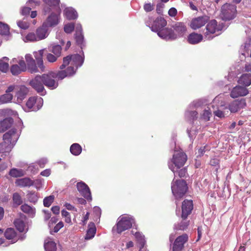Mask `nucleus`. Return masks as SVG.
<instances>
[{"label": "nucleus", "mask_w": 251, "mask_h": 251, "mask_svg": "<svg viewBox=\"0 0 251 251\" xmlns=\"http://www.w3.org/2000/svg\"><path fill=\"white\" fill-rule=\"evenodd\" d=\"M84 58L83 53L81 55L75 54L64 57L63 64L60 67L62 70L55 72L57 80H62L66 77L74 75L77 68L83 64Z\"/></svg>", "instance_id": "obj_1"}, {"label": "nucleus", "mask_w": 251, "mask_h": 251, "mask_svg": "<svg viewBox=\"0 0 251 251\" xmlns=\"http://www.w3.org/2000/svg\"><path fill=\"white\" fill-rule=\"evenodd\" d=\"M19 133L13 128L3 136V142L0 144V153L6 156L17 141Z\"/></svg>", "instance_id": "obj_2"}, {"label": "nucleus", "mask_w": 251, "mask_h": 251, "mask_svg": "<svg viewBox=\"0 0 251 251\" xmlns=\"http://www.w3.org/2000/svg\"><path fill=\"white\" fill-rule=\"evenodd\" d=\"M187 159L186 154L182 150L175 151L172 159L168 162L169 168L174 173V176H176L177 169L183 166Z\"/></svg>", "instance_id": "obj_3"}, {"label": "nucleus", "mask_w": 251, "mask_h": 251, "mask_svg": "<svg viewBox=\"0 0 251 251\" xmlns=\"http://www.w3.org/2000/svg\"><path fill=\"white\" fill-rule=\"evenodd\" d=\"M172 192L176 199L178 200L182 197L186 193L187 186L186 182L182 179H176L174 176V178L171 185Z\"/></svg>", "instance_id": "obj_4"}, {"label": "nucleus", "mask_w": 251, "mask_h": 251, "mask_svg": "<svg viewBox=\"0 0 251 251\" xmlns=\"http://www.w3.org/2000/svg\"><path fill=\"white\" fill-rule=\"evenodd\" d=\"M135 223L134 219L129 215H123L117 220L116 232L121 233L122 232L130 228Z\"/></svg>", "instance_id": "obj_5"}, {"label": "nucleus", "mask_w": 251, "mask_h": 251, "mask_svg": "<svg viewBox=\"0 0 251 251\" xmlns=\"http://www.w3.org/2000/svg\"><path fill=\"white\" fill-rule=\"evenodd\" d=\"M10 63V72L13 75H17L26 69V64L22 56L13 58Z\"/></svg>", "instance_id": "obj_6"}, {"label": "nucleus", "mask_w": 251, "mask_h": 251, "mask_svg": "<svg viewBox=\"0 0 251 251\" xmlns=\"http://www.w3.org/2000/svg\"><path fill=\"white\" fill-rule=\"evenodd\" d=\"M223 26L219 24L217 25V22L215 20L210 21L206 26V31L204 33L205 38L207 40H211L215 36L218 35V33L222 30Z\"/></svg>", "instance_id": "obj_7"}, {"label": "nucleus", "mask_w": 251, "mask_h": 251, "mask_svg": "<svg viewBox=\"0 0 251 251\" xmlns=\"http://www.w3.org/2000/svg\"><path fill=\"white\" fill-rule=\"evenodd\" d=\"M60 14L61 9L59 7L56 10V12H51L50 13L42 24L49 29L56 26L60 22Z\"/></svg>", "instance_id": "obj_8"}, {"label": "nucleus", "mask_w": 251, "mask_h": 251, "mask_svg": "<svg viewBox=\"0 0 251 251\" xmlns=\"http://www.w3.org/2000/svg\"><path fill=\"white\" fill-rule=\"evenodd\" d=\"M167 24L166 20L162 17H157L155 20L152 17H149L146 22V25L151 30L158 33Z\"/></svg>", "instance_id": "obj_9"}, {"label": "nucleus", "mask_w": 251, "mask_h": 251, "mask_svg": "<svg viewBox=\"0 0 251 251\" xmlns=\"http://www.w3.org/2000/svg\"><path fill=\"white\" fill-rule=\"evenodd\" d=\"M236 7L234 5L226 3L221 8V18L225 21L233 19L235 16Z\"/></svg>", "instance_id": "obj_10"}, {"label": "nucleus", "mask_w": 251, "mask_h": 251, "mask_svg": "<svg viewBox=\"0 0 251 251\" xmlns=\"http://www.w3.org/2000/svg\"><path fill=\"white\" fill-rule=\"evenodd\" d=\"M43 99L41 97H30L26 103L25 111H37L43 106Z\"/></svg>", "instance_id": "obj_11"}, {"label": "nucleus", "mask_w": 251, "mask_h": 251, "mask_svg": "<svg viewBox=\"0 0 251 251\" xmlns=\"http://www.w3.org/2000/svg\"><path fill=\"white\" fill-rule=\"evenodd\" d=\"M29 84L41 95L44 96L46 94V91L44 86L45 85L44 84L42 75H36L30 81Z\"/></svg>", "instance_id": "obj_12"}, {"label": "nucleus", "mask_w": 251, "mask_h": 251, "mask_svg": "<svg viewBox=\"0 0 251 251\" xmlns=\"http://www.w3.org/2000/svg\"><path fill=\"white\" fill-rule=\"evenodd\" d=\"M44 85L50 90L56 88L58 86V82L56 78L55 72H50L48 74L42 75Z\"/></svg>", "instance_id": "obj_13"}, {"label": "nucleus", "mask_w": 251, "mask_h": 251, "mask_svg": "<svg viewBox=\"0 0 251 251\" xmlns=\"http://www.w3.org/2000/svg\"><path fill=\"white\" fill-rule=\"evenodd\" d=\"M246 106V102L245 99L234 100L230 102L226 107V110H229L231 113H236L241 109Z\"/></svg>", "instance_id": "obj_14"}, {"label": "nucleus", "mask_w": 251, "mask_h": 251, "mask_svg": "<svg viewBox=\"0 0 251 251\" xmlns=\"http://www.w3.org/2000/svg\"><path fill=\"white\" fill-rule=\"evenodd\" d=\"M44 5L43 11L44 15L50 13L52 9L57 10L58 9L60 4V0H43Z\"/></svg>", "instance_id": "obj_15"}, {"label": "nucleus", "mask_w": 251, "mask_h": 251, "mask_svg": "<svg viewBox=\"0 0 251 251\" xmlns=\"http://www.w3.org/2000/svg\"><path fill=\"white\" fill-rule=\"evenodd\" d=\"M188 239V236L186 234L178 236L174 242L173 251H181Z\"/></svg>", "instance_id": "obj_16"}, {"label": "nucleus", "mask_w": 251, "mask_h": 251, "mask_svg": "<svg viewBox=\"0 0 251 251\" xmlns=\"http://www.w3.org/2000/svg\"><path fill=\"white\" fill-rule=\"evenodd\" d=\"M4 234L6 239L10 240L9 242L11 244L16 243L19 239L23 240L25 238V236L24 235L19 237L17 235V232L13 228H7Z\"/></svg>", "instance_id": "obj_17"}, {"label": "nucleus", "mask_w": 251, "mask_h": 251, "mask_svg": "<svg viewBox=\"0 0 251 251\" xmlns=\"http://www.w3.org/2000/svg\"><path fill=\"white\" fill-rule=\"evenodd\" d=\"M174 34L176 36V39L184 36L187 31L186 25L182 22H177L172 26Z\"/></svg>", "instance_id": "obj_18"}, {"label": "nucleus", "mask_w": 251, "mask_h": 251, "mask_svg": "<svg viewBox=\"0 0 251 251\" xmlns=\"http://www.w3.org/2000/svg\"><path fill=\"white\" fill-rule=\"evenodd\" d=\"M193 208V201L191 200H184L182 204L181 217L183 219L187 218Z\"/></svg>", "instance_id": "obj_19"}, {"label": "nucleus", "mask_w": 251, "mask_h": 251, "mask_svg": "<svg viewBox=\"0 0 251 251\" xmlns=\"http://www.w3.org/2000/svg\"><path fill=\"white\" fill-rule=\"evenodd\" d=\"M209 20V17L206 16L198 17L194 18L190 23V27L194 29H197L203 26Z\"/></svg>", "instance_id": "obj_20"}, {"label": "nucleus", "mask_w": 251, "mask_h": 251, "mask_svg": "<svg viewBox=\"0 0 251 251\" xmlns=\"http://www.w3.org/2000/svg\"><path fill=\"white\" fill-rule=\"evenodd\" d=\"M249 93L248 90L245 87L237 85L233 87L230 91V96L233 99L239 97H244Z\"/></svg>", "instance_id": "obj_21"}, {"label": "nucleus", "mask_w": 251, "mask_h": 251, "mask_svg": "<svg viewBox=\"0 0 251 251\" xmlns=\"http://www.w3.org/2000/svg\"><path fill=\"white\" fill-rule=\"evenodd\" d=\"M77 189L81 195L88 201L92 200L90 190L88 186L83 182H79L76 185Z\"/></svg>", "instance_id": "obj_22"}, {"label": "nucleus", "mask_w": 251, "mask_h": 251, "mask_svg": "<svg viewBox=\"0 0 251 251\" xmlns=\"http://www.w3.org/2000/svg\"><path fill=\"white\" fill-rule=\"evenodd\" d=\"M25 216L21 215L20 218L16 219L14 221L15 227L20 232H26L28 230V226L25 223Z\"/></svg>", "instance_id": "obj_23"}, {"label": "nucleus", "mask_w": 251, "mask_h": 251, "mask_svg": "<svg viewBox=\"0 0 251 251\" xmlns=\"http://www.w3.org/2000/svg\"><path fill=\"white\" fill-rule=\"evenodd\" d=\"M157 35L161 38L168 40H174L176 39V36L174 34V31L172 28H162L158 31Z\"/></svg>", "instance_id": "obj_24"}, {"label": "nucleus", "mask_w": 251, "mask_h": 251, "mask_svg": "<svg viewBox=\"0 0 251 251\" xmlns=\"http://www.w3.org/2000/svg\"><path fill=\"white\" fill-rule=\"evenodd\" d=\"M50 29L43 24L35 31V33L39 41L47 38L50 34Z\"/></svg>", "instance_id": "obj_25"}, {"label": "nucleus", "mask_w": 251, "mask_h": 251, "mask_svg": "<svg viewBox=\"0 0 251 251\" xmlns=\"http://www.w3.org/2000/svg\"><path fill=\"white\" fill-rule=\"evenodd\" d=\"M16 95L17 101L18 103H21L25 99L28 92V88L24 85L18 86L16 88Z\"/></svg>", "instance_id": "obj_26"}, {"label": "nucleus", "mask_w": 251, "mask_h": 251, "mask_svg": "<svg viewBox=\"0 0 251 251\" xmlns=\"http://www.w3.org/2000/svg\"><path fill=\"white\" fill-rule=\"evenodd\" d=\"M44 51L45 49H42L33 52V55L36 60L37 64L41 72L45 71V66L44 65L43 60V56Z\"/></svg>", "instance_id": "obj_27"}, {"label": "nucleus", "mask_w": 251, "mask_h": 251, "mask_svg": "<svg viewBox=\"0 0 251 251\" xmlns=\"http://www.w3.org/2000/svg\"><path fill=\"white\" fill-rule=\"evenodd\" d=\"M64 16L68 20H75L78 17L76 10L71 7H66L63 11Z\"/></svg>", "instance_id": "obj_28"}, {"label": "nucleus", "mask_w": 251, "mask_h": 251, "mask_svg": "<svg viewBox=\"0 0 251 251\" xmlns=\"http://www.w3.org/2000/svg\"><path fill=\"white\" fill-rule=\"evenodd\" d=\"M15 184L21 187H30L34 185V181L28 177H24L17 179Z\"/></svg>", "instance_id": "obj_29"}, {"label": "nucleus", "mask_w": 251, "mask_h": 251, "mask_svg": "<svg viewBox=\"0 0 251 251\" xmlns=\"http://www.w3.org/2000/svg\"><path fill=\"white\" fill-rule=\"evenodd\" d=\"M75 39L76 43L80 45L82 48V45L83 42V36L82 34V27L80 24H77L75 27Z\"/></svg>", "instance_id": "obj_30"}, {"label": "nucleus", "mask_w": 251, "mask_h": 251, "mask_svg": "<svg viewBox=\"0 0 251 251\" xmlns=\"http://www.w3.org/2000/svg\"><path fill=\"white\" fill-rule=\"evenodd\" d=\"M202 36L195 32L191 33L187 38L188 42L191 44H196L202 40Z\"/></svg>", "instance_id": "obj_31"}, {"label": "nucleus", "mask_w": 251, "mask_h": 251, "mask_svg": "<svg viewBox=\"0 0 251 251\" xmlns=\"http://www.w3.org/2000/svg\"><path fill=\"white\" fill-rule=\"evenodd\" d=\"M251 51V40L247 41L244 45H242L240 49V52L242 56H240L241 59L246 56V54H249V51Z\"/></svg>", "instance_id": "obj_32"}, {"label": "nucleus", "mask_w": 251, "mask_h": 251, "mask_svg": "<svg viewBox=\"0 0 251 251\" xmlns=\"http://www.w3.org/2000/svg\"><path fill=\"white\" fill-rule=\"evenodd\" d=\"M238 82L239 84L244 85L245 86H250L251 84V74H243L239 77Z\"/></svg>", "instance_id": "obj_33"}, {"label": "nucleus", "mask_w": 251, "mask_h": 251, "mask_svg": "<svg viewBox=\"0 0 251 251\" xmlns=\"http://www.w3.org/2000/svg\"><path fill=\"white\" fill-rule=\"evenodd\" d=\"M21 209L23 212L27 214L28 216L31 218L34 217L35 215V209L27 204L22 205Z\"/></svg>", "instance_id": "obj_34"}, {"label": "nucleus", "mask_w": 251, "mask_h": 251, "mask_svg": "<svg viewBox=\"0 0 251 251\" xmlns=\"http://www.w3.org/2000/svg\"><path fill=\"white\" fill-rule=\"evenodd\" d=\"M13 123V120L11 118H6L0 122V132H3L10 127Z\"/></svg>", "instance_id": "obj_35"}, {"label": "nucleus", "mask_w": 251, "mask_h": 251, "mask_svg": "<svg viewBox=\"0 0 251 251\" xmlns=\"http://www.w3.org/2000/svg\"><path fill=\"white\" fill-rule=\"evenodd\" d=\"M226 107L225 106V102H221L217 109L214 110L213 113L215 116L221 118L224 117L226 115Z\"/></svg>", "instance_id": "obj_36"}, {"label": "nucleus", "mask_w": 251, "mask_h": 251, "mask_svg": "<svg viewBox=\"0 0 251 251\" xmlns=\"http://www.w3.org/2000/svg\"><path fill=\"white\" fill-rule=\"evenodd\" d=\"M44 248L46 251H56V245L50 238H47L45 241Z\"/></svg>", "instance_id": "obj_37"}, {"label": "nucleus", "mask_w": 251, "mask_h": 251, "mask_svg": "<svg viewBox=\"0 0 251 251\" xmlns=\"http://www.w3.org/2000/svg\"><path fill=\"white\" fill-rule=\"evenodd\" d=\"M132 233L134 235L137 243L139 244L140 250L142 251L146 242L144 236L140 232H134L133 230H132Z\"/></svg>", "instance_id": "obj_38"}, {"label": "nucleus", "mask_w": 251, "mask_h": 251, "mask_svg": "<svg viewBox=\"0 0 251 251\" xmlns=\"http://www.w3.org/2000/svg\"><path fill=\"white\" fill-rule=\"evenodd\" d=\"M96 232V227L95 225L93 223H91L88 225V228L85 237V239L89 240L93 238Z\"/></svg>", "instance_id": "obj_39"}, {"label": "nucleus", "mask_w": 251, "mask_h": 251, "mask_svg": "<svg viewBox=\"0 0 251 251\" xmlns=\"http://www.w3.org/2000/svg\"><path fill=\"white\" fill-rule=\"evenodd\" d=\"M9 58L3 57L0 59V71L2 73H7L9 69Z\"/></svg>", "instance_id": "obj_40"}, {"label": "nucleus", "mask_w": 251, "mask_h": 251, "mask_svg": "<svg viewBox=\"0 0 251 251\" xmlns=\"http://www.w3.org/2000/svg\"><path fill=\"white\" fill-rule=\"evenodd\" d=\"M25 171L23 170L16 168L11 169L9 172V175L13 177L22 176L25 175Z\"/></svg>", "instance_id": "obj_41"}, {"label": "nucleus", "mask_w": 251, "mask_h": 251, "mask_svg": "<svg viewBox=\"0 0 251 251\" xmlns=\"http://www.w3.org/2000/svg\"><path fill=\"white\" fill-rule=\"evenodd\" d=\"M23 41L25 42H33L39 41L35 32H29L25 37H23Z\"/></svg>", "instance_id": "obj_42"}, {"label": "nucleus", "mask_w": 251, "mask_h": 251, "mask_svg": "<svg viewBox=\"0 0 251 251\" xmlns=\"http://www.w3.org/2000/svg\"><path fill=\"white\" fill-rule=\"evenodd\" d=\"M70 150L72 154L77 156L81 153L82 148L78 144L74 143L71 145Z\"/></svg>", "instance_id": "obj_43"}, {"label": "nucleus", "mask_w": 251, "mask_h": 251, "mask_svg": "<svg viewBox=\"0 0 251 251\" xmlns=\"http://www.w3.org/2000/svg\"><path fill=\"white\" fill-rule=\"evenodd\" d=\"M0 34L4 36H9L10 34L8 25L1 22H0Z\"/></svg>", "instance_id": "obj_44"}, {"label": "nucleus", "mask_w": 251, "mask_h": 251, "mask_svg": "<svg viewBox=\"0 0 251 251\" xmlns=\"http://www.w3.org/2000/svg\"><path fill=\"white\" fill-rule=\"evenodd\" d=\"M13 95L10 93H6L0 96V103H6L11 101Z\"/></svg>", "instance_id": "obj_45"}, {"label": "nucleus", "mask_w": 251, "mask_h": 251, "mask_svg": "<svg viewBox=\"0 0 251 251\" xmlns=\"http://www.w3.org/2000/svg\"><path fill=\"white\" fill-rule=\"evenodd\" d=\"M185 118L189 121H193L198 117V112L196 111H186L185 114Z\"/></svg>", "instance_id": "obj_46"}, {"label": "nucleus", "mask_w": 251, "mask_h": 251, "mask_svg": "<svg viewBox=\"0 0 251 251\" xmlns=\"http://www.w3.org/2000/svg\"><path fill=\"white\" fill-rule=\"evenodd\" d=\"M37 5H34V3L28 5L27 2H26V6H24L21 9V13L23 15H27L29 14L30 11L31 9V7H33Z\"/></svg>", "instance_id": "obj_47"}, {"label": "nucleus", "mask_w": 251, "mask_h": 251, "mask_svg": "<svg viewBox=\"0 0 251 251\" xmlns=\"http://www.w3.org/2000/svg\"><path fill=\"white\" fill-rule=\"evenodd\" d=\"M188 224L186 222H181L180 224H176L174 226V229L176 230H184L186 229Z\"/></svg>", "instance_id": "obj_48"}, {"label": "nucleus", "mask_w": 251, "mask_h": 251, "mask_svg": "<svg viewBox=\"0 0 251 251\" xmlns=\"http://www.w3.org/2000/svg\"><path fill=\"white\" fill-rule=\"evenodd\" d=\"M54 197L53 196H50L46 197L43 201L44 205L46 207H49L53 202Z\"/></svg>", "instance_id": "obj_49"}, {"label": "nucleus", "mask_w": 251, "mask_h": 251, "mask_svg": "<svg viewBox=\"0 0 251 251\" xmlns=\"http://www.w3.org/2000/svg\"><path fill=\"white\" fill-rule=\"evenodd\" d=\"M61 215L63 217L65 218L66 223L71 224L72 223L71 216L70 213L65 210H62Z\"/></svg>", "instance_id": "obj_50"}, {"label": "nucleus", "mask_w": 251, "mask_h": 251, "mask_svg": "<svg viewBox=\"0 0 251 251\" xmlns=\"http://www.w3.org/2000/svg\"><path fill=\"white\" fill-rule=\"evenodd\" d=\"M64 226L63 223L62 222H59L56 225L53 227V229L51 228H50V233L53 234L54 233L57 232L61 228Z\"/></svg>", "instance_id": "obj_51"}, {"label": "nucleus", "mask_w": 251, "mask_h": 251, "mask_svg": "<svg viewBox=\"0 0 251 251\" xmlns=\"http://www.w3.org/2000/svg\"><path fill=\"white\" fill-rule=\"evenodd\" d=\"M13 202L16 205H19L22 203V200L20 195L15 193L13 195Z\"/></svg>", "instance_id": "obj_52"}, {"label": "nucleus", "mask_w": 251, "mask_h": 251, "mask_svg": "<svg viewBox=\"0 0 251 251\" xmlns=\"http://www.w3.org/2000/svg\"><path fill=\"white\" fill-rule=\"evenodd\" d=\"M51 51L57 56L59 57L61 54V47L58 45H54L52 47Z\"/></svg>", "instance_id": "obj_53"}, {"label": "nucleus", "mask_w": 251, "mask_h": 251, "mask_svg": "<svg viewBox=\"0 0 251 251\" xmlns=\"http://www.w3.org/2000/svg\"><path fill=\"white\" fill-rule=\"evenodd\" d=\"M211 116V112L209 109H205L203 111L202 114L201 116V118L205 121H208L210 120Z\"/></svg>", "instance_id": "obj_54"}, {"label": "nucleus", "mask_w": 251, "mask_h": 251, "mask_svg": "<svg viewBox=\"0 0 251 251\" xmlns=\"http://www.w3.org/2000/svg\"><path fill=\"white\" fill-rule=\"evenodd\" d=\"M18 26L21 29H26L29 27V24L25 20L17 22Z\"/></svg>", "instance_id": "obj_55"}, {"label": "nucleus", "mask_w": 251, "mask_h": 251, "mask_svg": "<svg viewBox=\"0 0 251 251\" xmlns=\"http://www.w3.org/2000/svg\"><path fill=\"white\" fill-rule=\"evenodd\" d=\"M74 28V24L72 23H69L65 25L64 29L66 33H70L73 31Z\"/></svg>", "instance_id": "obj_56"}, {"label": "nucleus", "mask_w": 251, "mask_h": 251, "mask_svg": "<svg viewBox=\"0 0 251 251\" xmlns=\"http://www.w3.org/2000/svg\"><path fill=\"white\" fill-rule=\"evenodd\" d=\"M25 59L28 66H30L31 64H33L35 62V60L32 58L31 55L30 54H26L25 55Z\"/></svg>", "instance_id": "obj_57"}, {"label": "nucleus", "mask_w": 251, "mask_h": 251, "mask_svg": "<svg viewBox=\"0 0 251 251\" xmlns=\"http://www.w3.org/2000/svg\"><path fill=\"white\" fill-rule=\"evenodd\" d=\"M178 170L179 169H177L176 172V177L177 175H178L180 177H184L187 174L186 168H183L179 170Z\"/></svg>", "instance_id": "obj_58"}, {"label": "nucleus", "mask_w": 251, "mask_h": 251, "mask_svg": "<svg viewBox=\"0 0 251 251\" xmlns=\"http://www.w3.org/2000/svg\"><path fill=\"white\" fill-rule=\"evenodd\" d=\"M58 57V56H57L56 55H53L51 53H48L47 55V59L48 61L50 62H54L56 61L57 58Z\"/></svg>", "instance_id": "obj_59"}, {"label": "nucleus", "mask_w": 251, "mask_h": 251, "mask_svg": "<svg viewBox=\"0 0 251 251\" xmlns=\"http://www.w3.org/2000/svg\"><path fill=\"white\" fill-rule=\"evenodd\" d=\"M28 70L29 72L32 74L41 72V70H38V68L37 67L35 64V62L34 63V64H31L30 66H28Z\"/></svg>", "instance_id": "obj_60"}, {"label": "nucleus", "mask_w": 251, "mask_h": 251, "mask_svg": "<svg viewBox=\"0 0 251 251\" xmlns=\"http://www.w3.org/2000/svg\"><path fill=\"white\" fill-rule=\"evenodd\" d=\"M202 105V101L201 100H197L194 101L190 105V107L197 108Z\"/></svg>", "instance_id": "obj_61"}, {"label": "nucleus", "mask_w": 251, "mask_h": 251, "mask_svg": "<svg viewBox=\"0 0 251 251\" xmlns=\"http://www.w3.org/2000/svg\"><path fill=\"white\" fill-rule=\"evenodd\" d=\"M47 162L48 160L46 158H42L38 160L37 163L40 168H43Z\"/></svg>", "instance_id": "obj_62"}, {"label": "nucleus", "mask_w": 251, "mask_h": 251, "mask_svg": "<svg viewBox=\"0 0 251 251\" xmlns=\"http://www.w3.org/2000/svg\"><path fill=\"white\" fill-rule=\"evenodd\" d=\"M177 12V11L176 8L172 7L169 9L168 14L171 17H175L176 15Z\"/></svg>", "instance_id": "obj_63"}, {"label": "nucleus", "mask_w": 251, "mask_h": 251, "mask_svg": "<svg viewBox=\"0 0 251 251\" xmlns=\"http://www.w3.org/2000/svg\"><path fill=\"white\" fill-rule=\"evenodd\" d=\"M93 212L96 216L99 217L101 214V209L99 207L95 206L93 208Z\"/></svg>", "instance_id": "obj_64"}]
</instances>
